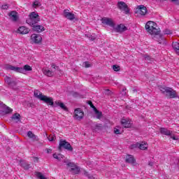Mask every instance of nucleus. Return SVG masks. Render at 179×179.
<instances>
[{
	"instance_id": "f257e3e1",
	"label": "nucleus",
	"mask_w": 179,
	"mask_h": 179,
	"mask_svg": "<svg viewBox=\"0 0 179 179\" xmlns=\"http://www.w3.org/2000/svg\"><path fill=\"white\" fill-rule=\"evenodd\" d=\"M5 69L6 71H14V72H19L20 73H24L29 71H33L31 66L28 64L24 65L23 68L8 64L6 65Z\"/></svg>"
},
{
	"instance_id": "f03ea898",
	"label": "nucleus",
	"mask_w": 179,
	"mask_h": 179,
	"mask_svg": "<svg viewBox=\"0 0 179 179\" xmlns=\"http://www.w3.org/2000/svg\"><path fill=\"white\" fill-rule=\"evenodd\" d=\"M145 30L151 34V36H157L160 33V31L156 28V24L155 22L148 21L145 24Z\"/></svg>"
},
{
	"instance_id": "7ed1b4c3",
	"label": "nucleus",
	"mask_w": 179,
	"mask_h": 179,
	"mask_svg": "<svg viewBox=\"0 0 179 179\" xmlns=\"http://www.w3.org/2000/svg\"><path fill=\"white\" fill-rule=\"evenodd\" d=\"M38 22H40V16L38 13H36V12L31 13L29 15V18L26 20V23L31 26V27L37 24Z\"/></svg>"
},
{
	"instance_id": "20e7f679",
	"label": "nucleus",
	"mask_w": 179,
	"mask_h": 179,
	"mask_svg": "<svg viewBox=\"0 0 179 179\" xmlns=\"http://www.w3.org/2000/svg\"><path fill=\"white\" fill-rule=\"evenodd\" d=\"M159 90L164 94L166 93V96L169 97V99H176L178 97L177 96V92L173 90V88H170L169 87H161Z\"/></svg>"
},
{
	"instance_id": "39448f33",
	"label": "nucleus",
	"mask_w": 179,
	"mask_h": 179,
	"mask_svg": "<svg viewBox=\"0 0 179 179\" xmlns=\"http://www.w3.org/2000/svg\"><path fill=\"white\" fill-rule=\"evenodd\" d=\"M62 148L66 150H69V152L73 151V148H72V145H71V143H69L66 140L59 141V147H58L59 152H62Z\"/></svg>"
},
{
	"instance_id": "423d86ee",
	"label": "nucleus",
	"mask_w": 179,
	"mask_h": 179,
	"mask_svg": "<svg viewBox=\"0 0 179 179\" xmlns=\"http://www.w3.org/2000/svg\"><path fill=\"white\" fill-rule=\"evenodd\" d=\"M117 6L120 10H124L126 15H128V13H129V8H128V5H127L125 2L118 1Z\"/></svg>"
},
{
	"instance_id": "0eeeda50",
	"label": "nucleus",
	"mask_w": 179,
	"mask_h": 179,
	"mask_svg": "<svg viewBox=\"0 0 179 179\" xmlns=\"http://www.w3.org/2000/svg\"><path fill=\"white\" fill-rule=\"evenodd\" d=\"M31 41L34 44H41L43 37H41V35L40 34H33L31 36Z\"/></svg>"
},
{
	"instance_id": "6e6552de",
	"label": "nucleus",
	"mask_w": 179,
	"mask_h": 179,
	"mask_svg": "<svg viewBox=\"0 0 179 179\" xmlns=\"http://www.w3.org/2000/svg\"><path fill=\"white\" fill-rule=\"evenodd\" d=\"M9 19L11 20V22H13V23H17L19 22V14L17 12L13 10L10 11L8 13Z\"/></svg>"
},
{
	"instance_id": "1a4fd4ad",
	"label": "nucleus",
	"mask_w": 179,
	"mask_h": 179,
	"mask_svg": "<svg viewBox=\"0 0 179 179\" xmlns=\"http://www.w3.org/2000/svg\"><path fill=\"white\" fill-rule=\"evenodd\" d=\"M113 29L116 33H124V31H127V30H128V28H127V27L122 24H118L117 27H115V24Z\"/></svg>"
},
{
	"instance_id": "9d476101",
	"label": "nucleus",
	"mask_w": 179,
	"mask_h": 179,
	"mask_svg": "<svg viewBox=\"0 0 179 179\" xmlns=\"http://www.w3.org/2000/svg\"><path fill=\"white\" fill-rule=\"evenodd\" d=\"M136 13H139L141 16H145L148 13V8L143 5L138 6L136 10Z\"/></svg>"
},
{
	"instance_id": "9b49d317",
	"label": "nucleus",
	"mask_w": 179,
	"mask_h": 179,
	"mask_svg": "<svg viewBox=\"0 0 179 179\" xmlns=\"http://www.w3.org/2000/svg\"><path fill=\"white\" fill-rule=\"evenodd\" d=\"M101 20L103 24L109 26L110 27H112V29L114 27V24H115L113 19L108 17H103Z\"/></svg>"
},
{
	"instance_id": "f8f14e48",
	"label": "nucleus",
	"mask_w": 179,
	"mask_h": 179,
	"mask_svg": "<svg viewBox=\"0 0 179 179\" xmlns=\"http://www.w3.org/2000/svg\"><path fill=\"white\" fill-rule=\"evenodd\" d=\"M84 113L80 108H77L74 111V118L80 120L83 119Z\"/></svg>"
},
{
	"instance_id": "ddd939ff",
	"label": "nucleus",
	"mask_w": 179,
	"mask_h": 179,
	"mask_svg": "<svg viewBox=\"0 0 179 179\" xmlns=\"http://www.w3.org/2000/svg\"><path fill=\"white\" fill-rule=\"evenodd\" d=\"M41 101H44L48 106H54V99L51 97H48L45 95H43L41 99Z\"/></svg>"
},
{
	"instance_id": "4468645a",
	"label": "nucleus",
	"mask_w": 179,
	"mask_h": 179,
	"mask_svg": "<svg viewBox=\"0 0 179 179\" xmlns=\"http://www.w3.org/2000/svg\"><path fill=\"white\" fill-rule=\"evenodd\" d=\"M120 122L124 128H131L132 127V120H131L122 119Z\"/></svg>"
},
{
	"instance_id": "2eb2a0df",
	"label": "nucleus",
	"mask_w": 179,
	"mask_h": 179,
	"mask_svg": "<svg viewBox=\"0 0 179 179\" xmlns=\"http://www.w3.org/2000/svg\"><path fill=\"white\" fill-rule=\"evenodd\" d=\"M64 16L69 20H73L75 19V14L70 13L69 10H64Z\"/></svg>"
},
{
	"instance_id": "dca6fc26",
	"label": "nucleus",
	"mask_w": 179,
	"mask_h": 179,
	"mask_svg": "<svg viewBox=\"0 0 179 179\" xmlns=\"http://www.w3.org/2000/svg\"><path fill=\"white\" fill-rule=\"evenodd\" d=\"M33 31H36V33H43L45 30V28L43 27V25L35 24L32 27Z\"/></svg>"
},
{
	"instance_id": "f3484780",
	"label": "nucleus",
	"mask_w": 179,
	"mask_h": 179,
	"mask_svg": "<svg viewBox=\"0 0 179 179\" xmlns=\"http://www.w3.org/2000/svg\"><path fill=\"white\" fill-rule=\"evenodd\" d=\"M125 162L126 163L132 164V166H135V164L136 163V159H135V158L132 155H127L126 156Z\"/></svg>"
},
{
	"instance_id": "a211bd4d",
	"label": "nucleus",
	"mask_w": 179,
	"mask_h": 179,
	"mask_svg": "<svg viewBox=\"0 0 179 179\" xmlns=\"http://www.w3.org/2000/svg\"><path fill=\"white\" fill-rule=\"evenodd\" d=\"M17 33H19L20 34H28V33H30V29L24 26L20 27Z\"/></svg>"
},
{
	"instance_id": "6ab92c4d",
	"label": "nucleus",
	"mask_w": 179,
	"mask_h": 179,
	"mask_svg": "<svg viewBox=\"0 0 179 179\" xmlns=\"http://www.w3.org/2000/svg\"><path fill=\"white\" fill-rule=\"evenodd\" d=\"M152 36V38L155 40V41H157L159 44H162V41L164 40V38H163V36L160 35V32L157 35Z\"/></svg>"
},
{
	"instance_id": "aec40b11",
	"label": "nucleus",
	"mask_w": 179,
	"mask_h": 179,
	"mask_svg": "<svg viewBox=\"0 0 179 179\" xmlns=\"http://www.w3.org/2000/svg\"><path fill=\"white\" fill-rule=\"evenodd\" d=\"M55 104L57 106H59V107L62 109L64 110V111H69L68 108L64 103L59 102V101H55Z\"/></svg>"
},
{
	"instance_id": "412c9836",
	"label": "nucleus",
	"mask_w": 179,
	"mask_h": 179,
	"mask_svg": "<svg viewBox=\"0 0 179 179\" xmlns=\"http://www.w3.org/2000/svg\"><path fill=\"white\" fill-rule=\"evenodd\" d=\"M160 132L163 135H166V136H171V134L173 131H170L169 129H167L166 128H161Z\"/></svg>"
},
{
	"instance_id": "4be33fe9",
	"label": "nucleus",
	"mask_w": 179,
	"mask_h": 179,
	"mask_svg": "<svg viewBox=\"0 0 179 179\" xmlns=\"http://www.w3.org/2000/svg\"><path fill=\"white\" fill-rule=\"evenodd\" d=\"M137 146H138V149L141 150H148V143L145 142H142L141 143H138Z\"/></svg>"
},
{
	"instance_id": "5701e85b",
	"label": "nucleus",
	"mask_w": 179,
	"mask_h": 179,
	"mask_svg": "<svg viewBox=\"0 0 179 179\" xmlns=\"http://www.w3.org/2000/svg\"><path fill=\"white\" fill-rule=\"evenodd\" d=\"M69 171H70V173H71L72 174H78L79 173H80V168H79V166H78L77 165L73 169H69Z\"/></svg>"
},
{
	"instance_id": "b1692460",
	"label": "nucleus",
	"mask_w": 179,
	"mask_h": 179,
	"mask_svg": "<svg viewBox=\"0 0 179 179\" xmlns=\"http://www.w3.org/2000/svg\"><path fill=\"white\" fill-rule=\"evenodd\" d=\"M20 114L19 113H15L14 115H13V116L11 117V119L13 120V121H15V122H20Z\"/></svg>"
},
{
	"instance_id": "393cba45",
	"label": "nucleus",
	"mask_w": 179,
	"mask_h": 179,
	"mask_svg": "<svg viewBox=\"0 0 179 179\" xmlns=\"http://www.w3.org/2000/svg\"><path fill=\"white\" fill-rule=\"evenodd\" d=\"M27 136L29 138V139H32V141H37V136L33 134V131H29L27 132Z\"/></svg>"
},
{
	"instance_id": "a878e982",
	"label": "nucleus",
	"mask_w": 179,
	"mask_h": 179,
	"mask_svg": "<svg viewBox=\"0 0 179 179\" xmlns=\"http://www.w3.org/2000/svg\"><path fill=\"white\" fill-rule=\"evenodd\" d=\"M172 47L173 50L176 51V54L179 55V43L178 42H173L172 43Z\"/></svg>"
},
{
	"instance_id": "bb28decb",
	"label": "nucleus",
	"mask_w": 179,
	"mask_h": 179,
	"mask_svg": "<svg viewBox=\"0 0 179 179\" xmlns=\"http://www.w3.org/2000/svg\"><path fill=\"white\" fill-rule=\"evenodd\" d=\"M34 97H36V99H38L39 100H41V99H43V96L44 95H43V94L41 92H40V91L38 90H36L34 92Z\"/></svg>"
},
{
	"instance_id": "cd10ccee",
	"label": "nucleus",
	"mask_w": 179,
	"mask_h": 179,
	"mask_svg": "<svg viewBox=\"0 0 179 179\" xmlns=\"http://www.w3.org/2000/svg\"><path fill=\"white\" fill-rule=\"evenodd\" d=\"M94 111L96 115L97 120H101V117H103V113L97 110V108H95Z\"/></svg>"
},
{
	"instance_id": "c85d7f7f",
	"label": "nucleus",
	"mask_w": 179,
	"mask_h": 179,
	"mask_svg": "<svg viewBox=\"0 0 179 179\" xmlns=\"http://www.w3.org/2000/svg\"><path fill=\"white\" fill-rule=\"evenodd\" d=\"M43 72L44 75H45L46 76L51 77V76H54V73H52V71H51L47 69H43Z\"/></svg>"
},
{
	"instance_id": "c756f323",
	"label": "nucleus",
	"mask_w": 179,
	"mask_h": 179,
	"mask_svg": "<svg viewBox=\"0 0 179 179\" xmlns=\"http://www.w3.org/2000/svg\"><path fill=\"white\" fill-rule=\"evenodd\" d=\"M64 163H66L68 169H73V168L76 167V166H77L73 162H68L66 161H64Z\"/></svg>"
},
{
	"instance_id": "7c9ffc66",
	"label": "nucleus",
	"mask_w": 179,
	"mask_h": 179,
	"mask_svg": "<svg viewBox=\"0 0 179 179\" xmlns=\"http://www.w3.org/2000/svg\"><path fill=\"white\" fill-rule=\"evenodd\" d=\"M35 176L39 179H47V178L44 176L43 173H41V172H35Z\"/></svg>"
},
{
	"instance_id": "2f4dec72",
	"label": "nucleus",
	"mask_w": 179,
	"mask_h": 179,
	"mask_svg": "<svg viewBox=\"0 0 179 179\" xmlns=\"http://www.w3.org/2000/svg\"><path fill=\"white\" fill-rule=\"evenodd\" d=\"M4 107V110H1L3 113L4 112L6 114H9L10 113H12L13 110L12 108L6 106H3Z\"/></svg>"
},
{
	"instance_id": "473e14b6",
	"label": "nucleus",
	"mask_w": 179,
	"mask_h": 179,
	"mask_svg": "<svg viewBox=\"0 0 179 179\" xmlns=\"http://www.w3.org/2000/svg\"><path fill=\"white\" fill-rule=\"evenodd\" d=\"M54 159H56L57 160L61 161V159H64V155L62 154H58L56 153L53 154Z\"/></svg>"
},
{
	"instance_id": "72a5a7b5",
	"label": "nucleus",
	"mask_w": 179,
	"mask_h": 179,
	"mask_svg": "<svg viewBox=\"0 0 179 179\" xmlns=\"http://www.w3.org/2000/svg\"><path fill=\"white\" fill-rule=\"evenodd\" d=\"M120 127L119 126H116L114 128V134H115V135H121V134H122V131H121V130H120Z\"/></svg>"
},
{
	"instance_id": "f704fd0d",
	"label": "nucleus",
	"mask_w": 179,
	"mask_h": 179,
	"mask_svg": "<svg viewBox=\"0 0 179 179\" xmlns=\"http://www.w3.org/2000/svg\"><path fill=\"white\" fill-rule=\"evenodd\" d=\"M21 166L24 169V170H29L30 169V164L26 163V162H22Z\"/></svg>"
},
{
	"instance_id": "c9c22d12",
	"label": "nucleus",
	"mask_w": 179,
	"mask_h": 179,
	"mask_svg": "<svg viewBox=\"0 0 179 179\" xmlns=\"http://www.w3.org/2000/svg\"><path fill=\"white\" fill-rule=\"evenodd\" d=\"M85 37H87V38H89V40H90L91 41H94V40H96V37L92 36L90 34H86Z\"/></svg>"
},
{
	"instance_id": "e433bc0d",
	"label": "nucleus",
	"mask_w": 179,
	"mask_h": 179,
	"mask_svg": "<svg viewBox=\"0 0 179 179\" xmlns=\"http://www.w3.org/2000/svg\"><path fill=\"white\" fill-rule=\"evenodd\" d=\"M84 176H86V177H88V178L90 179H96V178H94L93 176L89 174V172L85 171H84Z\"/></svg>"
},
{
	"instance_id": "4c0bfd02",
	"label": "nucleus",
	"mask_w": 179,
	"mask_h": 179,
	"mask_svg": "<svg viewBox=\"0 0 179 179\" xmlns=\"http://www.w3.org/2000/svg\"><path fill=\"white\" fill-rule=\"evenodd\" d=\"M48 141H50V142H52L55 141V139H57V137L55 136V135H50L48 136Z\"/></svg>"
},
{
	"instance_id": "58836bf2",
	"label": "nucleus",
	"mask_w": 179,
	"mask_h": 179,
	"mask_svg": "<svg viewBox=\"0 0 179 179\" xmlns=\"http://www.w3.org/2000/svg\"><path fill=\"white\" fill-rule=\"evenodd\" d=\"M83 66H84V68H90L92 64H90V62H85L83 63Z\"/></svg>"
},
{
	"instance_id": "ea45409f",
	"label": "nucleus",
	"mask_w": 179,
	"mask_h": 179,
	"mask_svg": "<svg viewBox=\"0 0 179 179\" xmlns=\"http://www.w3.org/2000/svg\"><path fill=\"white\" fill-rule=\"evenodd\" d=\"M37 6H41V3H40V1H35L33 3V8H37Z\"/></svg>"
},
{
	"instance_id": "a19ab883",
	"label": "nucleus",
	"mask_w": 179,
	"mask_h": 179,
	"mask_svg": "<svg viewBox=\"0 0 179 179\" xmlns=\"http://www.w3.org/2000/svg\"><path fill=\"white\" fill-rule=\"evenodd\" d=\"M113 71H115V72H119V71H120V69H121V67H120V66L113 65Z\"/></svg>"
},
{
	"instance_id": "79ce46f5",
	"label": "nucleus",
	"mask_w": 179,
	"mask_h": 179,
	"mask_svg": "<svg viewBox=\"0 0 179 179\" xmlns=\"http://www.w3.org/2000/svg\"><path fill=\"white\" fill-rule=\"evenodd\" d=\"M94 129L101 130L103 129V124H96L94 127Z\"/></svg>"
},
{
	"instance_id": "37998d69",
	"label": "nucleus",
	"mask_w": 179,
	"mask_h": 179,
	"mask_svg": "<svg viewBox=\"0 0 179 179\" xmlns=\"http://www.w3.org/2000/svg\"><path fill=\"white\" fill-rule=\"evenodd\" d=\"M143 57L145 58V59L146 61H150V62H152L153 61V58L150 57V56L148 55H143Z\"/></svg>"
},
{
	"instance_id": "c03bdc74",
	"label": "nucleus",
	"mask_w": 179,
	"mask_h": 179,
	"mask_svg": "<svg viewBox=\"0 0 179 179\" xmlns=\"http://www.w3.org/2000/svg\"><path fill=\"white\" fill-rule=\"evenodd\" d=\"M87 104H89V106H90V108H93L94 110L95 108H96V106L93 105V102H92V101H88Z\"/></svg>"
},
{
	"instance_id": "a18cd8bd",
	"label": "nucleus",
	"mask_w": 179,
	"mask_h": 179,
	"mask_svg": "<svg viewBox=\"0 0 179 179\" xmlns=\"http://www.w3.org/2000/svg\"><path fill=\"white\" fill-rule=\"evenodd\" d=\"M5 82H6V83H8V85H10L12 80H10V78H9V77H6Z\"/></svg>"
},
{
	"instance_id": "49530a36",
	"label": "nucleus",
	"mask_w": 179,
	"mask_h": 179,
	"mask_svg": "<svg viewBox=\"0 0 179 179\" xmlns=\"http://www.w3.org/2000/svg\"><path fill=\"white\" fill-rule=\"evenodd\" d=\"M172 31H170L169 29H165L164 31V34H172Z\"/></svg>"
},
{
	"instance_id": "de8ad7c7",
	"label": "nucleus",
	"mask_w": 179,
	"mask_h": 179,
	"mask_svg": "<svg viewBox=\"0 0 179 179\" xmlns=\"http://www.w3.org/2000/svg\"><path fill=\"white\" fill-rule=\"evenodd\" d=\"M17 83L15 81L11 80V83H10L9 86H12V87H15L16 86Z\"/></svg>"
},
{
	"instance_id": "09e8293b",
	"label": "nucleus",
	"mask_w": 179,
	"mask_h": 179,
	"mask_svg": "<svg viewBox=\"0 0 179 179\" xmlns=\"http://www.w3.org/2000/svg\"><path fill=\"white\" fill-rule=\"evenodd\" d=\"M174 5H179V0H170Z\"/></svg>"
},
{
	"instance_id": "8fccbe9b",
	"label": "nucleus",
	"mask_w": 179,
	"mask_h": 179,
	"mask_svg": "<svg viewBox=\"0 0 179 179\" xmlns=\"http://www.w3.org/2000/svg\"><path fill=\"white\" fill-rule=\"evenodd\" d=\"M138 144H139V143H136V144H134V145H131V149H135L136 148H138Z\"/></svg>"
},
{
	"instance_id": "3c124183",
	"label": "nucleus",
	"mask_w": 179,
	"mask_h": 179,
	"mask_svg": "<svg viewBox=\"0 0 179 179\" xmlns=\"http://www.w3.org/2000/svg\"><path fill=\"white\" fill-rule=\"evenodd\" d=\"M126 90H127V88H124V89L122 90V96H127Z\"/></svg>"
},
{
	"instance_id": "603ef678",
	"label": "nucleus",
	"mask_w": 179,
	"mask_h": 179,
	"mask_svg": "<svg viewBox=\"0 0 179 179\" xmlns=\"http://www.w3.org/2000/svg\"><path fill=\"white\" fill-rule=\"evenodd\" d=\"M45 152L47 153H51L52 152V149H51V148H46L45 149Z\"/></svg>"
},
{
	"instance_id": "864d4df0",
	"label": "nucleus",
	"mask_w": 179,
	"mask_h": 179,
	"mask_svg": "<svg viewBox=\"0 0 179 179\" xmlns=\"http://www.w3.org/2000/svg\"><path fill=\"white\" fill-rule=\"evenodd\" d=\"M171 139H173V141H178V138L174 136H171Z\"/></svg>"
},
{
	"instance_id": "5fc2aeb1",
	"label": "nucleus",
	"mask_w": 179,
	"mask_h": 179,
	"mask_svg": "<svg viewBox=\"0 0 179 179\" xmlns=\"http://www.w3.org/2000/svg\"><path fill=\"white\" fill-rule=\"evenodd\" d=\"M153 164H155V162H150L148 163V166H150V167H153Z\"/></svg>"
},
{
	"instance_id": "6e6d98bb",
	"label": "nucleus",
	"mask_w": 179,
	"mask_h": 179,
	"mask_svg": "<svg viewBox=\"0 0 179 179\" xmlns=\"http://www.w3.org/2000/svg\"><path fill=\"white\" fill-rule=\"evenodd\" d=\"M1 9H8V5H3Z\"/></svg>"
},
{
	"instance_id": "4d7b16f0",
	"label": "nucleus",
	"mask_w": 179,
	"mask_h": 179,
	"mask_svg": "<svg viewBox=\"0 0 179 179\" xmlns=\"http://www.w3.org/2000/svg\"><path fill=\"white\" fill-rule=\"evenodd\" d=\"M52 68H53L54 69H59L58 66H55V64H52Z\"/></svg>"
},
{
	"instance_id": "13d9d810",
	"label": "nucleus",
	"mask_w": 179,
	"mask_h": 179,
	"mask_svg": "<svg viewBox=\"0 0 179 179\" xmlns=\"http://www.w3.org/2000/svg\"><path fill=\"white\" fill-rule=\"evenodd\" d=\"M34 162H38V157H34Z\"/></svg>"
},
{
	"instance_id": "bf43d9fd",
	"label": "nucleus",
	"mask_w": 179,
	"mask_h": 179,
	"mask_svg": "<svg viewBox=\"0 0 179 179\" xmlns=\"http://www.w3.org/2000/svg\"><path fill=\"white\" fill-rule=\"evenodd\" d=\"M30 107H33L34 106L33 103H29Z\"/></svg>"
},
{
	"instance_id": "052dcab7",
	"label": "nucleus",
	"mask_w": 179,
	"mask_h": 179,
	"mask_svg": "<svg viewBox=\"0 0 179 179\" xmlns=\"http://www.w3.org/2000/svg\"><path fill=\"white\" fill-rule=\"evenodd\" d=\"M46 136H48V134H47V133H45V134Z\"/></svg>"
},
{
	"instance_id": "680f3d73",
	"label": "nucleus",
	"mask_w": 179,
	"mask_h": 179,
	"mask_svg": "<svg viewBox=\"0 0 179 179\" xmlns=\"http://www.w3.org/2000/svg\"><path fill=\"white\" fill-rule=\"evenodd\" d=\"M133 92H136V90H134Z\"/></svg>"
},
{
	"instance_id": "e2e57ef3",
	"label": "nucleus",
	"mask_w": 179,
	"mask_h": 179,
	"mask_svg": "<svg viewBox=\"0 0 179 179\" xmlns=\"http://www.w3.org/2000/svg\"><path fill=\"white\" fill-rule=\"evenodd\" d=\"M178 162H179V159H178Z\"/></svg>"
}]
</instances>
